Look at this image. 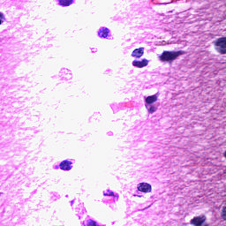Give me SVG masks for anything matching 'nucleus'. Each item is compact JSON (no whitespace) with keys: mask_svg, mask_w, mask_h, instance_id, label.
<instances>
[{"mask_svg":"<svg viewBox=\"0 0 226 226\" xmlns=\"http://www.w3.org/2000/svg\"><path fill=\"white\" fill-rule=\"evenodd\" d=\"M185 54V51L178 50V51H168L165 50L162 53V55L159 56L160 61L162 63H173V61H176L179 56H183Z\"/></svg>","mask_w":226,"mask_h":226,"instance_id":"obj_1","label":"nucleus"},{"mask_svg":"<svg viewBox=\"0 0 226 226\" xmlns=\"http://www.w3.org/2000/svg\"><path fill=\"white\" fill-rule=\"evenodd\" d=\"M215 49L219 54H226V37H221L213 41Z\"/></svg>","mask_w":226,"mask_h":226,"instance_id":"obj_2","label":"nucleus"},{"mask_svg":"<svg viewBox=\"0 0 226 226\" xmlns=\"http://www.w3.org/2000/svg\"><path fill=\"white\" fill-rule=\"evenodd\" d=\"M206 220H207L206 215H200V216L193 217V219L191 220L190 223L191 225H195V226H209L207 224H204Z\"/></svg>","mask_w":226,"mask_h":226,"instance_id":"obj_3","label":"nucleus"},{"mask_svg":"<svg viewBox=\"0 0 226 226\" xmlns=\"http://www.w3.org/2000/svg\"><path fill=\"white\" fill-rule=\"evenodd\" d=\"M149 64V60L144 58L141 61L140 60H134L132 61V66L135 68H144L145 66H147Z\"/></svg>","mask_w":226,"mask_h":226,"instance_id":"obj_4","label":"nucleus"},{"mask_svg":"<svg viewBox=\"0 0 226 226\" xmlns=\"http://www.w3.org/2000/svg\"><path fill=\"white\" fill-rule=\"evenodd\" d=\"M139 192H142L143 193H151V185L147 183H140L139 186H138Z\"/></svg>","mask_w":226,"mask_h":226,"instance_id":"obj_5","label":"nucleus"},{"mask_svg":"<svg viewBox=\"0 0 226 226\" xmlns=\"http://www.w3.org/2000/svg\"><path fill=\"white\" fill-rule=\"evenodd\" d=\"M144 56V48H139L132 51V56L136 57V59H140Z\"/></svg>","mask_w":226,"mask_h":226,"instance_id":"obj_6","label":"nucleus"},{"mask_svg":"<svg viewBox=\"0 0 226 226\" xmlns=\"http://www.w3.org/2000/svg\"><path fill=\"white\" fill-rule=\"evenodd\" d=\"M61 170H72V162L65 160L59 165Z\"/></svg>","mask_w":226,"mask_h":226,"instance_id":"obj_7","label":"nucleus"},{"mask_svg":"<svg viewBox=\"0 0 226 226\" xmlns=\"http://www.w3.org/2000/svg\"><path fill=\"white\" fill-rule=\"evenodd\" d=\"M145 102L146 103H147V105H152V103H156V102H158V95L154 94V95L147 96Z\"/></svg>","mask_w":226,"mask_h":226,"instance_id":"obj_8","label":"nucleus"},{"mask_svg":"<svg viewBox=\"0 0 226 226\" xmlns=\"http://www.w3.org/2000/svg\"><path fill=\"white\" fill-rule=\"evenodd\" d=\"M109 33H110L109 28L102 27L101 30H99L98 35L100 38H107V36H109Z\"/></svg>","mask_w":226,"mask_h":226,"instance_id":"obj_9","label":"nucleus"},{"mask_svg":"<svg viewBox=\"0 0 226 226\" xmlns=\"http://www.w3.org/2000/svg\"><path fill=\"white\" fill-rule=\"evenodd\" d=\"M60 6H70L73 4V0H58Z\"/></svg>","mask_w":226,"mask_h":226,"instance_id":"obj_10","label":"nucleus"},{"mask_svg":"<svg viewBox=\"0 0 226 226\" xmlns=\"http://www.w3.org/2000/svg\"><path fill=\"white\" fill-rule=\"evenodd\" d=\"M154 112H156V107L151 105L150 108L148 109V114H154Z\"/></svg>","mask_w":226,"mask_h":226,"instance_id":"obj_11","label":"nucleus"},{"mask_svg":"<svg viewBox=\"0 0 226 226\" xmlns=\"http://www.w3.org/2000/svg\"><path fill=\"white\" fill-rule=\"evenodd\" d=\"M222 220L226 221V207H222Z\"/></svg>","mask_w":226,"mask_h":226,"instance_id":"obj_12","label":"nucleus"},{"mask_svg":"<svg viewBox=\"0 0 226 226\" xmlns=\"http://www.w3.org/2000/svg\"><path fill=\"white\" fill-rule=\"evenodd\" d=\"M4 20H6V19L4 18V14H3V12H0V26L4 22Z\"/></svg>","mask_w":226,"mask_h":226,"instance_id":"obj_13","label":"nucleus"},{"mask_svg":"<svg viewBox=\"0 0 226 226\" xmlns=\"http://www.w3.org/2000/svg\"><path fill=\"white\" fill-rule=\"evenodd\" d=\"M104 195L109 197H114V192L107 191V192H104Z\"/></svg>","mask_w":226,"mask_h":226,"instance_id":"obj_14","label":"nucleus"},{"mask_svg":"<svg viewBox=\"0 0 226 226\" xmlns=\"http://www.w3.org/2000/svg\"><path fill=\"white\" fill-rule=\"evenodd\" d=\"M223 156H224V158H226V151H224Z\"/></svg>","mask_w":226,"mask_h":226,"instance_id":"obj_15","label":"nucleus"},{"mask_svg":"<svg viewBox=\"0 0 226 226\" xmlns=\"http://www.w3.org/2000/svg\"><path fill=\"white\" fill-rule=\"evenodd\" d=\"M71 204H73V200H72V201H71Z\"/></svg>","mask_w":226,"mask_h":226,"instance_id":"obj_16","label":"nucleus"},{"mask_svg":"<svg viewBox=\"0 0 226 226\" xmlns=\"http://www.w3.org/2000/svg\"><path fill=\"white\" fill-rule=\"evenodd\" d=\"M146 108L147 109V105H146Z\"/></svg>","mask_w":226,"mask_h":226,"instance_id":"obj_17","label":"nucleus"}]
</instances>
